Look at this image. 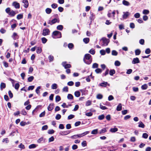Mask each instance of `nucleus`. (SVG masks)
<instances>
[{
    "mask_svg": "<svg viewBox=\"0 0 151 151\" xmlns=\"http://www.w3.org/2000/svg\"><path fill=\"white\" fill-rule=\"evenodd\" d=\"M122 4L124 5L129 6L130 5L128 1L125 0H124L122 1Z\"/></svg>",
    "mask_w": 151,
    "mask_h": 151,
    "instance_id": "f3484780",
    "label": "nucleus"
},
{
    "mask_svg": "<svg viewBox=\"0 0 151 151\" xmlns=\"http://www.w3.org/2000/svg\"><path fill=\"white\" fill-rule=\"evenodd\" d=\"M89 18L91 22H92L94 20L95 18V15L93 13L91 12L90 13V16L89 17Z\"/></svg>",
    "mask_w": 151,
    "mask_h": 151,
    "instance_id": "4468645a",
    "label": "nucleus"
},
{
    "mask_svg": "<svg viewBox=\"0 0 151 151\" xmlns=\"http://www.w3.org/2000/svg\"><path fill=\"white\" fill-rule=\"evenodd\" d=\"M141 52V51L139 49H137L135 50V53L136 55H139Z\"/></svg>",
    "mask_w": 151,
    "mask_h": 151,
    "instance_id": "37998d69",
    "label": "nucleus"
},
{
    "mask_svg": "<svg viewBox=\"0 0 151 151\" xmlns=\"http://www.w3.org/2000/svg\"><path fill=\"white\" fill-rule=\"evenodd\" d=\"M12 37L14 40H16L18 38V36L17 33L15 32H14L13 33Z\"/></svg>",
    "mask_w": 151,
    "mask_h": 151,
    "instance_id": "ddd939ff",
    "label": "nucleus"
},
{
    "mask_svg": "<svg viewBox=\"0 0 151 151\" xmlns=\"http://www.w3.org/2000/svg\"><path fill=\"white\" fill-rule=\"evenodd\" d=\"M102 40L104 45L106 46L108 45L109 42L108 40L106 39H103Z\"/></svg>",
    "mask_w": 151,
    "mask_h": 151,
    "instance_id": "f8f14e48",
    "label": "nucleus"
},
{
    "mask_svg": "<svg viewBox=\"0 0 151 151\" xmlns=\"http://www.w3.org/2000/svg\"><path fill=\"white\" fill-rule=\"evenodd\" d=\"M123 15L122 16L123 18L124 19H127L128 16L130 14V13L129 12H123Z\"/></svg>",
    "mask_w": 151,
    "mask_h": 151,
    "instance_id": "0eeeda50",
    "label": "nucleus"
},
{
    "mask_svg": "<svg viewBox=\"0 0 151 151\" xmlns=\"http://www.w3.org/2000/svg\"><path fill=\"white\" fill-rule=\"evenodd\" d=\"M57 87V85L56 83H53L51 86V88L52 89H56Z\"/></svg>",
    "mask_w": 151,
    "mask_h": 151,
    "instance_id": "b1692460",
    "label": "nucleus"
},
{
    "mask_svg": "<svg viewBox=\"0 0 151 151\" xmlns=\"http://www.w3.org/2000/svg\"><path fill=\"white\" fill-rule=\"evenodd\" d=\"M140 16V14L139 13H137L134 15V17L136 18H139Z\"/></svg>",
    "mask_w": 151,
    "mask_h": 151,
    "instance_id": "bf43d9fd",
    "label": "nucleus"
},
{
    "mask_svg": "<svg viewBox=\"0 0 151 151\" xmlns=\"http://www.w3.org/2000/svg\"><path fill=\"white\" fill-rule=\"evenodd\" d=\"M67 98L68 99H73V97L71 94H69L68 95Z\"/></svg>",
    "mask_w": 151,
    "mask_h": 151,
    "instance_id": "e433bc0d",
    "label": "nucleus"
},
{
    "mask_svg": "<svg viewBox=\"0 0 151 151\" xmlns=\"http://www.w3.org/2000/svg\"><path fill=\"white\" fill-rule=\"evenodd\" d=\"M139 58H134L133 59L132 63V64H135L139 63Z\"/></svg>",
    "mask_w": 151,
    "mask_h": 151,
    "instance_id": "9d476101",
    "label": "nucleus"
},
{
    "mask_svg": "<svg viewBox=\"0 0 151 151\" xmlns=\"http://www.w3.org/2000/svg\"><path fill=\"white\" fill-rule=\"evenodd\" d=\"M118 131V129L116 128H111L110 130V131L112 133Z\"/></svg>",
    "mask_w": 151,
    "mask_h": 151,
    "instance_id": "dca6fc26",
    "label": "nucleus"
},
{
    "mask_svg": "<svg viewBox=\"0 0 151 151\" xmlns=\"http://www.w3.org/2000/svg\"><path fill=\"white\" fill-rule=\"evenodd\" d=\"M42 35L44 36L46 35H47V29H45L43 30Z\"/></svg>",
    "mask_w": 151,
    "mask_h": 151,
    "instance_id": "c756f323",
    "label": "nucleus"
},
{
    "mask_svg": "<svg viewBox=\"0 0 151 151\" xmlns=\"http://www.w3.org/2000/svg\"><path fill=\"white\" fill-rule=\"evenodd\" d=\"M108 84L107 82H104L100 84L99 85L101 86H106Z\"/></svg>",
    "mask_w": 151,
    "mask_h": 151,
    "instance_id": "cd10ccee",
    "label": "nucleus"
},
{
    "mask_svg": "<svg viewBox=\"0 0 151 151\" xmlns=\"http://www.w3.org/2000/svg\"><path fill=\"white\" fill-rule=\"evenodd\" d=\"M6 87V84L5 83H1V84L0 85V88L1 90H3V89L5 88Z\"/></svg>",
    "mask_w": 151,
    "mask_h": 151,
    "instance_id": "5701e85b",
    "label": "nucleus"
},
{
    "mask_svg": "<svg viewBox=\"0 0 151 151\" xmlns=\"http://www.w3.org/2000/svg\"><path fill=\"white\" fill-rule=\"evenodd\" d=\"M147 84H145L142 86L141 88L143 90H146L147 89Z\"/></svg>",
    "mask_w": 151,
    "mask_h": 151,
    "instance_id": "7c9ffc66",
    "label": "nucleus"
},
{
    "mask_svg": "<svg viewBox=\"0 0 151 151\" xmlns=\"http://www.w3.org/2000/svg\"><path fill=\"white\" fill-rule=\"evenodd\" d=\"M11 10L10 8L8 7L6 9L5 11L7 13L9 14Z\"/></svg>",
    "mask_w": 151,
    "mask_h": 151,
    "instance_id": "4d7b16f0",
    "label": "nucleus"
},
{
    "mask_svg": "<svg viewBox=\"0 0 151 151\" xmlns=\"http://www.w3.org/2000/svg\"><path fill=\"white\" fill-rule=\"evenodd\" d=\"M61 100V98L60 96H57L55 97V101L56 102L59 101Z\"/></svg>",
    "mask_w": 151,
    "mask_h": 151,
    "instance_id": "58836bf2",
    "label": "nucleus"
},
{
    "mask_svg": "<svg viewBox=\"0 0 151 151\" xmlns=\"http://www.w3.org/2000/svg\"><path fill=\"white\" fill-rule=\"evenodd\" d=\"M22 2L24 4V8H27L28 7L29 3L27 0H23Z\"/></svg>",
    "mask_w": 151,
    "mask_h": 151,
    "instance_id": "1a4fd4ad",
    "label": "nucleus"
},
{
    "mask_svg": "<svg viewBox=\"0 0 151 151\" xmlns=\"http://www.w3.org/2000/svg\"><path fill=\"white\" fill-rule=\"evenodd\" d=\"M62 65L65 69L70 68L71 67L70 64H66V62H63L62 63Z\"/></svg>",
    "mask_w": 151,
    "mask_h": 151,
    "instance_id": "423d86ee",
    "label": "nucleus"
},
{
    "mask_svg": "<svg viewBox=\"0 0 151 151\" xmlns=\"http://www.w3.org/2000/svg\"><path fill=\"white\" fill-rule=\"evenodd\" d=\"M91 56L89 54H86L84 57L83 60L84 62L87 64H90L92 61L91 59Z\"/></svg>",
    "mask_w": 151,
    "mask_h": 151,
    "instance_id": "f257e3e1",
    "label": "nucleus"
},
{
    "mask_svg": "<svg viewBox=\"0 0 151 151\" xmlns=\"http://www.w3.org/2000/svg\"><path fill=\"white\" fill-rule=\"evenodd\" d=\"M57 28L58 30H61L63 28V27L62 25H59L57 26Z\"/></svg>",
    "mask_w": 151,
    "mask_h": 151,
    "instance_id": "4c0bfd02",
    "label": "nucleus"
},
{
    "mask_svg": "<svg viewBox=\"0 0 151 151\" xmlns=\"http://www.w3.org/2000/svg\"><path fill=\"white\" fill-rule=\"evenodd\" d=\"M67 84L69 86H72L74 84V83L72 81H69L68 83Z\"/></svg>",
    "mask_w": 151,
    "mask_h": 151,
    "instance_id": "e2e57ef3",
    "label": "nucleus"
},
{
    "mask_svg": "<svg viewBox=\"0 0 151 151\" xmlns=\"http://www.w3.org/2000/svg\"><path fill=\"white\" fill-rule=\"evenodd\" d=\"M114 64L115 66H118L120 65L121 63L119 61L116 60Z\"/></svg>",
    "mask_w": 151,
    "mask_h": 151,
    "instance_id": "f704fd0d",
    "label": "nucleus"
},
{
    "mask_svg": "<svg viewBox=\"0 0 151 151\" xmlns=\"http://www.w3.org/2000/svg\"><path fill=\"white\" fill-rule=\"evenodd\" d=\"M15 14L16 13H15V12L12 10H11L9 14L11 17H13L14 16Z\"/></svg>",
    "mask_w": 151,
    "mask_h": 151,
    "instance_id": "6ab92c4d",
    "label": "nucleus"
},
{
    "mask_svg": "<svg viewBox=\"0 0 151 151\" xmlns=\"http://www.w3.org/2000/svg\"><path fill=\"white\" fill-rule=\"evenodd\" d=\"M48 59L49 62H50L54 60V57L53 56L50 55L48 56Z\"/></svg>",
    "mask_w": 151,
    "mask_h": 151,
    "instance_id": "393cba45",
    "label": "nucleus"
},
{
    "mask_svg": "<svg viewBox=\"0 0 151 151\" xmlns=\"http://www.w3.org/2000/svg\"><path fill=\"white\" fill-rule=\"evenodd\" d=\"M52 37L54 38H60L61 37V33L58 31H55L52 34Z\"/></svg>",
    "mask_w": 151,
    "mask_h": 151,
    "instance_id": "f03ea898",
    "label": "nucleus"
},
{
    "mask_svg": "<svg viewBox=\"0 0 151 151\" xmlns=\"http://www.w3.org/2000/svg\"><path fill=\"white\" fill-rule=\"evenodd\" d=\"M148 135L147 133H144L142 134V137L145 139H147L148 137Z\"/></svg>",
    "mask_w": 151,
    "mask_h": 151,
    "instance_id": "09e8293b",
    "label": "nucleus"
},
{
    "mask_svg": "<svg viewBox=\"0 0 151 151\" xmlns=\"http://www.w3.org/2000/svg\"><path fill=\"white\" fill-rule=\"evenodd\" d=\"M105 51L104 50H101L100 51V53L102 55H104L105 54Z\"/></svg>",
    "mask_w": 151,
    "mask_h": 151,
    "instance_id": "774afa93",
    "label": "nucleus"
},
{
    "mask_svg": "<svg viewBox=\"0 0 151 151\" xmlns=\"http://www.w3.org/2000/svg\"><path fill=\"white\" fill-rule=\"evenodd\" d=\"M131 117V116L129 115H127L124 116V119L125 120H127V119H129Z\"/></svg>",
    "mask_w": 151,
    "mask_h": 151,
    "instance_id": "69168bd1",
    "label": "nucleus"
},
{
    "mask_svg": "<svg viewBox=\"0 0 151 151\" xmlns=\"http://www.w3.org/2000/svg\"><path fill=\"white\" fill-rule=\"evenodd\" d=\"M12 5L14 6L16 9H19L20 8L19 3L16 1L14 2L13 3Z\"/></svg>",
    "mask_w": 151,
    "mask_h": 151,
    "instance_id": "6e6552de",
    "label": "nucleus"
},
{
    "mask_svg": "<svg viewBox=\"0 0 151 151\" xmlns=\"http://www.w3.org/2000/svg\"><path fill=\"white\" fill-rule=\"evenodd\" d=\"M89 132V131H86L81 134H76L77 138H81V137H83L87 134H88Z\"/></svg>",
    "mask_w": 151,
    "mask_h": 151,
    "instance_id": "7ed1b4c3",
    "label": "nucleus"
},
{
    "mask_svg": "<svg viewBox=\"0 0 151 151\" xmlns=\"http://www.w3.org/2000/svg\"><path fill=\"white\" fill-rule=\"evenodd\" d=\"M73 46V44L71 43H69L68 45V47L70 49H72Z\"/></svg>",
    "mask_w": 151,
    "mask_h": 151,
    "instance_id": "49530a36",
    "label": "nucleus"
},
{
    "mask_svg": "<svg viewBox=\"0 0 151 151\" xmlns=\"http://www.w3.org/2000/svg\"><path fill=\"white\" fill-rule=\"evenodd\" d=\"M115 73V71L114 69H112L110 70L109 74L111 76H112Z\"/></svg>",
    "mask_w": 151,
    "mask_h": 151,
    "instance_id": "a878e982",
    "label": "nucleus"
},
{
    "mask_svg": "<svg viewBox=\"0 0 151 151\" xmlns=\"http://www.w3.org/2000/svg\"><path fill=\"white\" fill-rule=\"evenodd\" d=\"M19 87V84L18 83H16L14 86V88L17 90H18V89Z\"/></svg>",
    "mask_w": 151,
    "mask_h": 151,
    "instance_id": "8fccbe9b",
    "label": "nucleus"
},
{
    "mask_svg": "<svg viewBox=\"0 0 151 151\" xmlns=\"http://www.w3.org/2000/svg\"><path fill=\"white\" fill-rule=\"evenodd\" d=\"M54 138L53 136H52L49 139L48 141L49 142H50L54 141Z\"/></svg>",
    "mask_w": 151,
    "mask_h": 151,
    "instance_id": "6e6d98bb",
    "label": "nucleus"
},
{
    "mask_svg": "<svg viewBox=\"0 0 151 151\" xmlns=\"http://www.w3.org/2000/svg\"><path fill=\"white\" fill-rule=\"evenodd\" d=\"M149 13V11L147 9H144L142 12L143 14H147Z\"/></svg>",
    "mask_w": 151,
    "mask_h": 151,
    "instance_id": "ea45409f",
    "label": "nucleus"
},
{
    "mask_svg": "<svg viewBox=\"0 0 151 151\" xmlns=\"http://www.w3.org/2000/svg\"><path fill=\"white\" fill-rule=\"evenodd\" d=\"M58 6V5L56 4H52L51 5V7L52 8L54 9H55Z\"/></svg>",
    "mask_w": 151,
    "mask_h": 151,
    "instance_id": "13d9d810",
    "label": "nucleus"
},
{
    "mask_svg": "<svg viewBox=\"0 0 151 151\" xmlns=\"http://www.w3.org/2000/svg\"><path fill=\"white\" fill-rule=\"evenodd\" d=\"M103 98V95L100 94H98L96 96V98L99 99H101Z\"/></svg>",
    "mask_w": 151,
    "mask_h": 151,
    "instance_id": "c9c22d12",
    "label": "nucleus"
},
{
    "mask_svg": "<svg viewBox=\"0 0 151 151\" xmlns=\"http://www.w3.org/2000/svg\"><path fill=\"white\" fill-rule=\"evenodd\" d=\"M89 52L92 55H94L95 53V51L93 49H91L89 50Z\"/></svg>",
    "mask_w": 151,
    "mask_h": 151,
    "instance_id": "864d4df0",
    "label": "nucleus"
},
{
    "mask_svg": "<svg viewBox=\"0 0 151 151\" xmlns=\"http://www.w3.org/2000/svg\"><path fill=\"white\" fill-rule=\"evenodd\" d=\"M42 41L43 43H45L47 41V40L45 38L43 37L42 38Z\"/></svg>",
    "mask_w": 151,
    "mask_h": 151,
    "instance_id": "052dcab7",
    "label": "nucleus"
},
{
    "mask_svg": "<svg viewBox=\"0 0 151 151\" xmlns=\"http://www.w3.org/2000/svg\"><path fill=\"white\" fill-rule=\"evenodd\" d=\"M23 15L22 14H19L17 15V19H20L23 18Z\"/></svg>",
    "mask_w": 151,
    "mask_h": 151,
    "instance_id": "473e14b6",
    "label": "nucleus"
},
{
    "mask_svg": "<svg viewBox=\"0 0 151 151\" xmlns=\"http://www.w3.org/2000/svg\"><path fill=\"white\" fill-rule=\"evenodd\" d=\"M95 71L97 73H101L102 71L101 69L100 68H97L95 70Z\"/></svg>",
    "mask_w": 151,
    "mask_h": 151,
    "instance_id": "72a5a7b5",
    "label": "nucleus"
},
{
    "mask_svg": "<svg viewBox=\"0 0 151 151\" xmlns=\"http://www.w3.org/2000/svg\"><path fill=\"white\" fill-rule=\"evenodd\" d=\"M115 11H114L112 13H110V12H109L107 14L108 17H110L112 16L113 17V18L114 19H115Z\"/></svg>",
    "mask_w": 151,
    "mask_h": 151,
    "instance_id": "39448f33",
    "label": "nucleus"
},
{
    "mask_svg": "<svg viewBox=\"0 0 151 151\" xmlns=\"http://www.w3.org/2000/svg\"><path fill=\"white\" fill-rule=\"evenodd\" d=\"M40 88L41 87L40 86H39L37 88L36 90V92L37 94H38L40 93L39 89H40Z\"/></svg>",
    "mask_w": 151,
    "mask_h": 151,
    "instance_id": "603ef678",
    "label": "nucleus"
},
{
    "mask_svg": "<svg viewBox=\"0 0 151 151\" xmlns=\"http://www.w3.org/2000/svg\"><path fill=\"white\" fill-rule=\"evenodd\" d=\"M74 117V116L73 114H70L69 115L68 117V119H70L73 118Z\"/></svg>",
    "mask_w": 151,
    "mask_h": 151,
    "instance_id": "680f3d73",
    "label": "nucleus"
},
{
    "mask_svg": "<svg viewBox=\"0 0 151 151\" xmlns=\"http://www.w3.org/2000/svg\"><path fill=\"white\" fill-rule=\"evenodd\" d=\"M104 114H102L99 116L98 119L100 120H102L104 119Z\"/></svg>",
    "mask_w": 151,
    "mask_h": 151,
    "instance_id": "2f4dec72",
    "label": "nucleus"
},
{
    "mask_svg": "<svg viewBox=\"0 0 151 151\" xmlns=\"http://www.w3.org/2000/svg\"><path fill=\"white\" fill-rule=\"evenodd\" d=\"M74 94L76 97H78L80 96L81 93L79 91H77L75 92Z\"/></svg>",
    "mask_w": 151,
    "mask_h": 151,
    "instance_id": "412c9836",
    "label": "nucleus"
},
{
    "mask_svg": "<svg viewBox=\"0 0 151 151\" xmlns=\"http://www.w3.org/2000/svg\"><path fill=\"white\" fill-rule=\"evenodd\" d=\"M42 51L41 48L39 47H38L36 50V52L37 53H40Z\"/></svg>",
    "mask_w": 151,
    "mask_h": 151,
    "instance_id": "a18cd8bd",
    "label": "nucleus"
},
{
    "mask_svg": "<svg viewBox=\"0 0 151 151\" xmlns=\"http://www.w3.org/2000/svg\"><path fill=\"white\" fill-rule=\"evenodd\" d=\"M150 50L149 48L147 49L145 51V53L146 54H149L150 53Z\"/></svg>",
    "mask_w": 151,
    "mask_h": 151,
    "instance_id": "0e129e2a",
    "label": "nucleus"
},
{
    "mask_svg": "<svg viewBox=\"0 0 151 151\" xmlns=\"http://www.w3.org/2000/svg\"><path fill=\"white\" fill-rule=\"evenodd\" d=\"M122 104H119L117 107L116 110L118 111H121L122 109Z\"/></svg>",
    "mask_w": 151,
    "mask_h": 151,
    "instance_id": "aec40b11",
    "label": "nucleus"
},
{
    "mask_svg": "<svg viewBox=\"0 0 151 151\" xmlns=\"http://www.w3.org/2000/svg\"><path fill=\"white\" fill-rule=\"evenodd\" d=\"M70 133V132L69 131H66L61 132H60V134L61 135H65Z\"/></svg>",
    "mask_w": 151,
    "mask_h": 151,
    "instance_id": "9b49d317",
    "label": "nucleus"
},
{
    "mask_svg": "<svg viewBox=\"0 0 151 151\" xmlns=\"http://www.w3.org/2000/svg\"><path fill=\"white\" fill-rule=\"evenodd\" d=\"M111 54L113 55L116 56L118 55V52L115 50L112 51Z\"/></svg>",
    "mask_w": 151,
    "mask_h": 151,
    "instance_id": "a19ab883",
    "label": "nucleus"
},
{
    "mask_svg": "<svg viewBox=\"0 0 151 151\" xmlns=\"http://www.w3.org/2000/svg\"><path fill=\"white\" fill-rule=\"evenodd\" d=\"M98 129H94L91 132V134H96L98 133Z\"/></svg>",
    "mask_w": 151,
    "mask_h": 151,
    "instance_id": "c85d7f7f",
    "label": "nucleus"
},
{
    "mask_svg": "<svg viewBox=\"0 0 151 151\" xmlns=\"http://www.w3.org/2000/svg\"><path fill=\"white\" fill-rule=\"evenodd\" d=\"M83 41L86 44L88 43L89 41V39L88 38H85L83 39Z\"/></svg>",
    "mask_w": 151,
    "mask_h": 151,
    "instance_id": "bb28decb",
    "label": "nucleus"
},
{
    "mask_svg": "<svg viewBox=\"0 0 151 151\" xmlns=\"http://www.w3.org/2000/svg\"><path fill=\"white\" fill-rule=\"evenodd\" d=\"M98 67V64L97 63H94L92 65V68H97Z\"/></svg>",
    "mask_w": 151,
    "mask_h": 151,
    "instance_id": "3c124183",
    "label": "nucleus"
},
{
    "mask_svg": "<svg viewBox=\"0 0 151 151\" xmlns=\"http://www.w3.org/2000/svg\"><path fill=\"white\" fill-rule=\"evenodd\" d=\"M54 108V104H50L48 107V110L49 111H51Z\"/></svg>",
    "mask_w": 151,
    "mask_h": 151,
    "instance_id": "2eb2a0df",
    "label": "nucleus"
},
{
    "mask_svg": "<svg viewBox=\"0 0 151 151\" xmlns=\"http://www.w3.org/2000/svg\"><path fill=\"white\" fill-rule=\"evenodd\" d=\"M21 114L24 115H26L27 114V113L24 110H23L21 112Z\"/></svg>",
    "mask_w": 151,
    "mask_h": 151,
    "instance_id": "338daca9",
    "label": "nucleus"
},
{
    "mask_svg": "<svg viewBox=\"0 0 151 151\" xmlns=\"http://www.w3.org/2000/svg\"><path fill=\"white\" fill-rule=\"evenodd\" d=\"M34 78V77L33 76H31L28 78V80L29 82H31L33 81Z\"/></svg>",
    "mask_w": 151,
    "mask_h": 151,
    "instance_id": "c03bdc74",
    "label": "nucleus"
},
{
    "mask_svg": "<svg viewBox=\"0 0 151 151\" xmlns=\"http://www.w3.org/2000/svg\"><path fill=\"white\" fill-rule=\"evenodd\" d=\"M63 91L67 92L68 91V88L67 86H65L63 88Z\"/></svg>",
    "mask_w": 151,
    "mask_h": 151,
    "instance_id": "5fc2aeb1",
    "label": "nucleus"
},
{
    "mask_svg": "<svg viewBox=\"0 0 151 151\" xmlns=\"http://www.w3.org/2000/svg\"><path fill=\"white\" fill-rule=\"evenodd\" d=\"M59 22L60 20L59 19L55 18L52 20L51 21H50L49 22V23L51 25H52V24L55 23L56 22L59 23Z\"/></svg>",
    "mask_w": 151,
    "mask_h": 151,
    "instance_id": "20e7f679",
    "label": "nucleus"
},
{
    "mask_svg": "<svg viewBox=\"0 0 151 151\" xmlns=\"http://www.w3.org/2000/svg\"><path fill=\"white\" fill-rule=\"evenodd\" d=\"M91 104V101L90 100L87 101L86 104V105L87 106H90Z\"/></svg>",
    "mask_w": 151,
    "mask_h": 151,
    "instance_id": "de8ad7c7",
    "label": "nucleus"
},
{
    "mask_svg": "<svg viewBox=\"0 0 151 151\" xmlns=\"http://www.w3.org/2000/svg\"><path fill=\"white\" fill-rule=\"evenodd\" d=\"M139 125L138 127H141L142 128H144L145 126V125L141 121H140L138 123Z\"/></svg>",
    "mask_w": 151,
    "mask_h": 151,
    "instance_id": "a211bd4d",
    "label": "nucleus"
},
{
    "mask_svg": "<svg viewBox=\"0 0 151 151\" xmlns=\"http://www.w3.org/2000/svg\"><path fill=\"white\" fill-rule=\"evenodd\" d=\"M106 128H104L99 131V133L100 134H101L105 132H106Z\"/></svg>",
    "mask_w": 151,
    "mask_h": 151,
    "instance_id": "79ce46f5",
    "label": "nucleus"
},
{
    "mask_svg": "<svg viewBox=\"0 0 151 151\" xmlns=\"http://www.w3.org/2000/svg\"><path fill=\"white\" fill-rule=\"evenodd\" d=\"M37 145L35 144H32L29 145V148L30 149L34 148H35L37 146Z\"/></svg>",
    "mask_w": 151,
    "mask_h": 151,
    "instance_id": "4be33fe9",
    "label": "nucleus"
}]
</instances>
